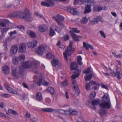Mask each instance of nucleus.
Wrapping results in <instances>:
<instances>
[{"mask_svg":"<svg viewBox=\"0 0 122 122\" xmlns=\"http://www.w3.org/2000/svg\"><path fill=\"white\" fill-rule=\"evenodd\" d=\"M13 13L14 17H19L22 19L29 21H31L33 20V19L31 16V14L29 11L27 13H24L20 10H18Z\"/></svg>","mask_w":122,"mask_h":122,"instance_id":"1","label":"nucleus"},{"mask_svg":"<svg viewBox=\"0 0 122 122\" xmlns=\"http://www.w3.org/2000/svg\"><path fill=\"white\" fill-rule=\"evenodd\" d=\"M80 72V70L77 69L74 72V73L76 74H73L71 76V77L72 79V84L73 85V91L77 96L79 94L80 91L76 83V81L75 79L79 76Z\"/></svg>","mask_w":122,"mask_h":122,"instance_id":"2","label":"nucleus"},{"mask_svg":"<svg viewBox=\"0 0 122 122\" xmlns=\"http://www.w3.org/2000/svg\"><path fill=\"white\" fill-rule=\"evenodd\" d=\"M67 0H45L47 1V2L45 1H42L41 2V4L44 6L47 7L53 6L55 5L54 1H66Z\"/></svg>","mask_w":122,"mask_h":122,"instance_id":"3","label":"nucleus"},{"mask_svg":"<svg viewBox=\"0 0 122 122\" xmlns=\"http://www.w3.org/2000/svg\"><path fill=\"white\" fill-rule=\"evenodd\" d=\"M74 51L72 50V46L70 41L69 46L67 47V49L63 53V55L65 59L67 60V55L70 56L74 52Z\"/></svg>","mask_w":122,"mask_h":122,"instance_id":"4","label":"nucleus"},{"mask_svg":"<svg viewBox=\"0 0 122 122\" xmlns=\"http://www.w3.org/2000/svg\"><path fill=\"white\" fill-rule=\"evenodd\" d=\"M19 70V73H17L16 72V69H13L12 70V75L16 78H19V76L18 75V74L19 73L21 75H23L25 71V68L23 67H20Z\"/></svg>","mask_w":122,"mask_h":122,"instance_id":"5","label":"nucleus"},{"mask_svg":"<svg viewBox=\"0 0 122 122\" xmlns=\"http://www.w3.org/2000/svg\"><path fill=\"white\" fill-rule=\"evenodd\" d=\"M31 63V69L33 72L37 73L38 66L40 64L39 62L37 61H34Z\"/></svg>","mask_w":122,"mask_h":122,"instance_id":"6","label":"nucleus"},{"mask_svg":"<svg viewBox=\"0 0 122 122\" xmlns=\"http://www.w3.org/2000/svg\"><path fill=\"white\" fill-rule=\"evenodd\" d=\"M100 107L103 108L109 109L110 108L111 105L110 99H109L108 101L104 102H101L99 105Z\"/></svg>","mask_w":122,"mask_h":122,"instance_id":"7","label":"nucleus"},{"mask_svg":"<svg viewBox=\"0 0 122 122\" xmlns=\"http://www.w3.org/2000/svg\"><path fill=\"white\" fill-rule=\"evenodd\" d=\"M111 75L113 77L117 76L118 79H120L121 77L120 76L121 75L120 71L119 70L118 68L116 69V72H112L110 73Z\"/></svg>","mask_w":122,"mask_h":122,"instance_id":"8","label":"nucleus"},{"mask_svg":"<svg viewBox=\"0 0 122 122\" xmlns=\"http://www.w3.org/2000/svg\"><path fill=\"white\" fill-rule=\"evenodd\" d=\"M45 52V48L44 46L42 45H41L39 46L37 51H36V53L40 55H42Z\"/></svg>","mask_w":122,"mask_h":122,"instance_id":"9","label":"nucleus"},{"mask_svg":"<svg viewBox=\"0 0 122 122\" xmlns=\"http://www.w3.org/2000/svg\"><path fill=\"white\" fill-rule=\"evenodd\" d=\"M18 48V46L17 45H13L11 46L10 49L11 53L13 55L16 54L17 52Z\"/></svg>","mask_w":122,"mask_h":122,"instance_id":"10","label":"nucleus"},{"mask_svg":"<svg viewBox=\"0 0 122 122\" xmlns=\"http://www.w3.org/2000/svg\"><path fill=\"white\" fill-rule=\"evenodd\" d=\"M26 45L25 43H23L20 45L19 50L20 52L22 53H25L26 51Z\"/></svg>","mask_w":122,"mask_h":122,"instance_id":"11","label":"nucleus"},{"mask_svg":"<svg viewBox=\"0 0 122 122\" xmlns=\"http://www.w3.org/2000/svg\"><path fill=\"white\" fill-rule=\"evenodd\" d=\"M76 8H71L70 7H68L66 10L68 11L71 14L73 15H77L78 13L76 10Z\"/></svg>","mask_w":122,"mask_h":122,"instance_id":"12","label":"nucleus"},{"mask_svg":"<svg viewBox=\"0 0 122 122\" xmlns=\"http://www.w3.org/2000/svg\"><path fill=\"white\" fill-rule=\"evenodd\" d=\"M52 18L57 22V24L59 26V27L60 28L63 29L65 25L62 22L58 20L57 19H56V17L55 16H53Z\"/></svg>","mask_w":122,"mask_h":122,"instance_id":"13","label":"nucleus"},{"mask_svg":"<svg viewBox=\"0 0 122 122\" xmlns=\"http://www.w3.org/2000/svg\"><path fill=\"white\" fill-rule=\"evenodd\" d=\"M37 42V41L35 40L29 41L27 43L28 46L29 47L33 48L36 46Z\"/></svg>","mask_w":122,"mask_h":122,"instance_id":"14","label":"nucleus"},{"mask_svg":"<svg viewBox=\"0 0 122 122\" xmlns=\"http://www.w3.org/2000/svg\"><path fill=\"white\" fill-rule=\"evenodd\" d=\"M4 85L5 87H6V89L9 92L15 94H16L17 93L16 91L11 88L7 84H5Z\"/></svg>","mask_w":122,"mask_h":122,"instance_id":"15","label":"nucleus"},{"mask_svg":"<svg viewBox=\"0 0 122 122\" xmlns=\"http://www.w3.org/2000/svg\"><path fill=\"white\" fill-rule=\"evenodd\" d=\"M2 70L3 73L6 75L8 74L10 72L9 68L6 66H4L3 67Z\"/></svg>","mask_w":122,"mask_h":122,"instance_id":"16","label":"nucleus"},{"mask_svg":"<svg viewBox=\"0 0 122 122\" xmlns=\"http://www.w3.org/2000/svg\"><path fill=\"white\" fill-rule=\"evenodd\" d=\"M31 62L25 61L23 64V67L25 68H28L30 67L31 68Z\"/></svg>","mask_w":122,"mask_h":122,"instance_id":"17","label":"nucleus"},{"mask_svg":"<svg viewBox=\"0 0 122 122\" xmlns=\"http://www.w3.org/2000/svg\"><path fill=\"white\" fill-rule=\"evenodd\" d=\"M83 47L87 50H88L89 48L92 49L93 50V46H92L84 42H83Z\"/></svg>","mask_w":122,"mask_h":122,"instance_id":"18","label":"nucleus"},{"mask_svg":"<svg viewBox=\"0 0 122 122\" xmlns=\"http://www.w3.org/2000/svg\"><path fill=\"white\" fill-rule=\"evenodd\" d=\"M48 28L47 26L44 25L40 26L39 27V29L40 31L43 32L46 31L48 29Z\"/></svg>","mask_w":122,"mask_h":122,"instance_id":"19","label":"nucleus"},{"mask_svg":"<svg viewBox=\"0 0 122 122\" xmlns=\"http://www.w3.org/2000/svg\"><path fill=\"white\" fill-rule=\"evenodd\" d=\"M9 23V21L8 20L5 19L0 22V25L1 26L4 27H5L7 24Z\"/></svg>","mask_w":122,"mask_h":122,"instance_id":"20","label":"nucleus"},{"mask_svg":"<svg viewBox=\"0 0 122 122\" xmlns=\"http://www.w3.org/2000/svg\"><path fill=\"white\" fill-rule=\"evenodd\" d=\"M91 6L89 5H87L85 7V10L84 13V14H86L91 11L92 10L91 9Z\"/></svg>","mask_w":122,"mask_h":122,"instance_id":"21","label":"nucleus"},{"mask_svg":"<svg viewBox=\"0 0 122 122\" xmlns=\"http://www.w3.org/2000/svg\"><path fill=\"white\" fill-rule=\"evenodd\" d=\"M70 33L74 41H79V40L78 38V37L72 31L70 30Z\"/></svg>","mask_w":122,"mask_h":122,"instance_id":"22","label":"nucleus"},{"mask_svg":"<svg viewBox=\"0 0 122 122\" xmlns=\"http://www.w3.org/2000/svg\"><path fill=\"white\" fill-rule=\"evenodd\" d=\"M36 100L39 101H41L42 99V95L41 92H37L36 95Z\"/></svg>","mask_w":122,"mask_h":122,"instance_id":"23","label":"nucleus"},{"mask_svg":"<svg viewBox=\"0 0 122 122\" xmlns=\"http://www.w3.org/2000/svg\"><path fill=\"white\" fill-rule=\"evenodd\" d=\"M27 33L29 36L32 38H35L36 37V35L35 33L32 31L28 30L27 31Z\"/></svg>","mask_w":122,"mask_h":122,"instance_id":"24","label":"nucleus"},{"mask_svg":"<svg viewBox=\"0 0 122 122\" xmlns=\"http://www.w3.org/2000/svg\"><path fill=\"white\" fill-rule=\"evenodd\" d=\"M88 20L86 16L83 17L80 20V22L81 23L84 24H86L87 23Z\"/></svg>","mask_w":122,"mask_h":122,"instance_id":"25","label":"nucleus"},{"mask_svg":"<svg viewBox=\"0 0 122 122\" xmlns=\"http://www.w3.org/2000/svg\"><path fill=\"white\" fill-rule=\"evenodd\" d=\"M100 100L98 99H94L93 100L91 101L92 105L93 106L97 105L98 104Z\"/></svg>","mask_w":122,"mask_h":122,"instance_id":"26","label":"nucleus"},{"mask_svg":"<svg viewBox=\"0 0 122 122\" xmlns=\"http://www.w3.org/2000/svg\"><path fill=\"white\" fill-rule=\"evenodd\" d=\"M71 69V70H74L77 68V63L75 62H72L70 66Z\"/></svg>","mask_w":122,"mask_h":122,"instance_id":"27","label":"nucleus"},{"mask_svg":"<svg viewBox=\"0 0 122 122\" xmlns=\"http://www.w3.org/2000/svg\"><path fill=\"white\" fill-rule=\"evenodd\" d=\"M99 113L101 117H103L106 114V110L104 109H101L100 110Z\"/></svg>","mask_w":122,"mask_h":122,"instance_id":"28","label":"nucleus"},{"mask_svg":"<svg viewBox=\"0 0 122 122\" xmlns=\"http://www.w3.org/2000/svg\"><path fill=\"white\" fill-rule=\"evenodd\" d=\"M41 110L43 112H52L54 110L51 108H42Z\"/></svg>","mask_w":122,"mask_h":122,"instance_id":"29","label":"nucleus"},{"mask_svg":"<svg viewBox=\"0 0 122 122\" xmlns=\"http://www.w3.org/2000/svg\"><path fill=\"white\" fill-rule=\"evenodd\" d=\"M46 90H47L48 92L51 94H53L55 92L54 88L51 86L49 87Z\"/></svg>","mask_w":122,"mask_h":122,"instance_id":"30","label":"nucleus"},{"mask_svg":"<svg viewBox=\"0 0 122 122\" xmlns=\"http://www.w3.org/2000/svg\"><path fill=\"white\" fill-rule=\"evenodd\" d=\"M109 99L108 96L107 94H104L102 98V101L103 102L108 101Z\"/></svg>","mask_w":122,"mask_h":122,"instance_id":"31","label":"nucleus"},{"mask_svg":"<svg viewBox=\"0 0 122 122\" xmlns=\"http://www.w3.org/2000/svg\"><path fill=\"white\" fill-rule=\"evenodd\" d=\"M44 80L41 77L39 78L37 82V84L39 86L42 85L43 81Z\"/></svg>","mask_w":122,"mask_h":122,"instance_id":"32","label":"nucleus"},{"mask_svg":"<svg viewBox=\"0 0 122 122\" xmlns=\"http://www.w3.org/2000/svg\"><path fill=\"white\" fill-rule=\"evenodd\" d=\"M59 63V61L57 60H54L51 62V63L53 67H54L58 65Z\"/></svg>","mask_w":122,"mask_h":122,"instance_id":"33","label":"nucleus"},{"mask_svg":"<svg viewBox=\"0 0 122 122\" xmlns=\"http://www.w3.org/2000/svg\"><path fill=\"white\" fill-rule=\"evenodd\" d=\"M13 63L15 65H17L18 63V58L16 57H14L13 58Z\"/></svg>","mask_w":122,"mask_h":122,"instance_id":"34","label":"nucleus"},{"mask_svg":"<svg viewBox=\"0 0 122 122\" xmlns=\"http://www.w3.org/2000/svg\"><path fill=\"white\" fill-rule=\"evenodd\" d=\"M82 58L81 56H78L77 58V62L78 64L80 65H81L82 64L81 61Z\"/></svg>","mask_w":122,"mask_h":122,"instance_id":"35","label":"nucleus"},{"mask_svg":"<svg viewBox=\"0 0 122 122\" xmlns=\"http://www.w3.org/2000/svg\"><path fill=\"white\" fill-rule=\"evenodd\" d=\"M46 57L48 58L53 59L54 58V56L50 53H48L46 55Z\"/></svg>","mask_w":122,"mask_h":122,"instance_id":"36","label":"nucleus"},{"mask_svg":"<svg viewBox=\"0 0 122 122\" xmlns=\"http://www.w3.org/2000/svg\"><path fill=\"white\" fill-rule=\"evenodd\" d=\"M8 112L11 114L13 115H17L18 113L15 111H14L13 109H9L8 110Z\"/></svg>","mask_w":122,"mask_h":122,"instance_id":"37","label":"nucleus"},{"mask_svg":"<svg viewBox=\"0 0 122 122\" xmlns=\"http://www.w3.org/2000/svg\"><path fill=\"white\" fill-rule=\"evenodd\" d=\"M96 94L95 92L93 91L91 93L90 96V99H93L94 97L95 96Z\"/></svg>","mask_w":122,"mask_h":122,"instance_id":"38","label":"nucleus"},{"mask_svg":"<svg viewBox=\"0 0 122 122\" xmlns=\"http://www.w3.org/2000/svg\"><path fill=\"white\" fill-rule=\"evenodd\" d=\"M56 18H56V19L61 21H63L64 20V18L63 17L58 14L57 15Z\"/></svg>","mask_w":122,"mask_h":122,"instance_id":"39","label":"nucleus"},{"mask_svg":"<svg viewBox=\"0 0 122 122\" xmlns=\"http://www.w3.org/2000/svg\"><path fill=\"white\" fill-rule=\"evenodd\" d=\"M18 59L21 61H23L25 59V56L23 54L20 55L18 57Z\"/></svg>","mask_w":122,"mask_h":122,"instance_id":"40","label":"nucleus"},{"mask_svg":"<svg viewBox=\"0 0 122 122\" xmlns=\"http://www.w3.org/2000/svg\"><path fill=\"white\" fill-rule=\"evenodd\" d=\"M92 74H90L89 75L86 76L85 78V80L86 81L88 80L90 81L92 78Z\"/></svg>","mask_w":122,"mask_h":122,"instance_id":"41","label":"nucleus"},{"mask_svg":"<svg viewBox=\"0 0 122 122\" xmlns=\"http://www.w3.org/2000/svg\"><path fill=\"white\" fill-rule=\"evenodd\" d=\"M78 113V111L76 110L71 109V114L74 115H76Z\"/></svg>","mask_w":122,"mask_h":122,"instance_id":"42","label":"nucleus"},{"mask_svg":"<svg viewBox=\"0 0 122 122\" xmlns=\"http://www.w3.org/2000/svg\"><path fill=\"white\" fill-rule=\"evenodd\" d=\"M64 114L67 115L71 114V110H64Z\"/></svg>","mask_w":122,"mask_h":122,"instance_id":"43","label":"nucleus"},{"mask_svg":"<svg viewBox=\"0 0 122 122\" xmlns=\"http://www.w3.org/2000/svg\"><path fill=\"white\" fill-rule=\"evenodd\" d=\"M55 33V31L53 29L51 28H50V31L49 33L50 35L51 36H52L54 35V34Z\"/></svg>","mask_w":122,"mask_h":122,"instance_id":"44","label":"nucleus"},{"mask_svg":"<svg viewBox=\"0 0 122 122\" xmlns=\"http://www.w3.org/2000/svg\"><path fill=\"white\" fill-rule=\"evenodd\" d=\"M96 19L94 18L93 20H91L90 22V24L91 25H93L96 23H97V21Z\"/></svg>","mask_w":122,"mask_h":122,"instance_id":"45","label":"nucleus"},{"mask_svg":"<svg viewBox=\"0 0 122 122\" xmlns=\"http://www.w3.org/2000/svg\"><path fill=\"white\" fill-rule=\"evenodd\" d=\"M90 83H87L85 86V88L86 89L87 91L90 90Z\"/></svg>","mask_w":122,"mask_h":122,"instance_id":"46","label":"nucleus"},{"mask_svg":"<svg viewBox=\"0 0 122 122\" xmlns=\"http://www.w3.org/2000/svg\"><path fill=\"white\" fill-rule=\"evenodd\" d=\"M54 30L58 33H60L61 32V30L60 28L57 26L55 27Z\"/></svg>","mask_w":122,"mask_h":122,"instance_id":"47","label":"nucleus"},{"mask_svg":"<svg viewBox=\"0 0 122 122\" xmlns=\"http://www.w3.org/2000/svg\"><path fill=\"white\" fill-rule=\"evenodd\" d=\"M13 6L11 4H5L4 5V7L6 8H9Z\"/></svg>","mask_w":122,"mask_h":122,"instance_id":"48","label":"nucleus"},{"mask_svg":"<svg viewBox=\"0 0 122 122\" xmlns=\"http://www.w3.org/2000/svg\"><path fill=\"white\" fill-rule=\"evenodd\" d=\"M91 67L88 68L87 70H85L83 71V72L84 73H86L87 74L90 73V70H91Z\"/></svg>","mask_w":122,"mask_h":122,"instance_id":"49","label":"nucleus"},{"mask_svg":"<svg viewBox=\"0 0 122 122\" xmlns=\"http://www.w3.org/2000/svg\"><path fill=\"white\" fill-rule=\"evenodd\" d=\"M94 19H96V20H97V23L99 21H100L102 22L103 21L102 20V17L100 16H98L96 18Z\"/></svg>","mask_w":122,"mask_h":122,"instance_id":"50","label":"nucleus"},{"mask_svg":"<svg viewBox=\"0 0 122 122\" xmlns=\"http://www.w3.org/2000/svg\"><path fill=\"white\" fill-rule=\"evenodd\" d=\"M77 28H72V31L73 32L77 33H79L80 32V31L79 30H77Z\"/></svg>","mask_w":122,"mask_h":122,"instance_id":"51","label":"nucleus"},{"mask_svg":"<svg viewBox=\"0 0 122 122\" xmlns=\"http://www.w3.org/2000/svg\"><path fill=\"white\" fill-rule=\"evenodd\" d=\"M1 96L3 97H8L10 96V95L9 94H1Z\"/></svg>","mask_w":122,"mask_h":122,"instance_id":"52","label":"nucleus"},{"mask_svg":"<svg viewBox=\"0 0 122 122\" xmlns=\"http://www.w3.org/2000/svg\"><path fill=\"white\" fill-rule=\"evenodd\" d=\"M64 86H67L68 85L67 82L66 80L61 83Z\"/></svg>","mask_w":122,"mask_h":122,"instance_id":"53","label":"nucleus"},{"mask_svg":"<svg viewBox=\"0 0 122 122\" xmlns=\"http://www.w3.org/2000/svg\"><path fill=\"white\" fill-rule=\"evenodd\" d=\"M34 14L39 17L42 18L43 17V15H42L40 14H39L37 12H35Z\"/></svg>","mask_w":122,"mask_h":122,"instance_id":"54","label":"nucleus"},{"mask_svg":"<svg viewBox=\"0 0 122 122\" xmlns=\"http://www.w3.org/2000/svg\"><path fill=\"white\" fill-rule=\"evenodd\" d=\"M100 33L102 36L104 38H106V36L103 31L102 30L100 31Z\"/></svg>","mask_w":122,"mask_h":122,"instance_id":"55","label":"nucleus"},{"mask_svg":"<svg viewBox=\"0 0 122 122\" xmlns=\"http://www.w3.org/2000/svg\"><path fill=\"white\" fill-rule=\"evenodd\" d=\"M56 112H58L61 114H63L64 113V110L62 109H60L59 110H56Z\"/></svg>","mask_w":122,"mask_h":122,"instance_id":"56","label":"nucleus"},{"mask_svg":"<svg viewBox=\"0 0 122 122\" xmlns=\"http://www.w3.org/2000/svg\"><path fill=\"white\" fill-rule=\"evenodd\" d=\"M16 33V32L15 30H14L13 31H11L9 33L11 36H12L13 34H15Z\"/></svg>","mask_w":122,"mask_h":122,"instance_id":"57","label":"nucleus"},{"mask_svg":"<svg viewBox=\"0 0 122 122\" xmlns=\"http://www.w3.org/2000/svg\"><path fill=\"white\" fill-rule=\"evenodd\" d=\"M43 85L46 86H47L48 85L49 83L48 82L44 80L43 81Z\"/></svg>","mask_w":122,"mask_h":122,"instance_id":"58","label":"nucleus"},{"mask_svg":"<svg viewBox=\"0 0 122 122\" xmlns=\"http://www.w3.org/2000/svg\"><path fill=\"white\" fill-rule=\"evenodd\" d=\"M64 40L65 41H66L69 39V36L68 35L64 36Z\"/></svg>","mask_w":122,"mask_h":122,"instance_id":"59","label":"nucleus"},{"mask_svg":"<svg viewBox=\"0 0 122 122\" xmlns=\"http://www.w3.org/2000/svg\"><path fill=\"white\" fill-rule=\"evenodd\" d=\"M25 115L27 118H29L30 117V114L27 112H26Z\"/></svg>","mask_w":122,"mask_h":122,"instance_id":"60","label":"nucleus"},{"mask_svg":"<svg viewBox=\"0 0 122 122\" xmlns=\"http://www.w3.org/2000/svg\"><path fill=\"white\" fill-rule=\"evenodd\" d=\"M89 83H91L92 84L94 85H97V84L96 82L93 81H90Z\"/></svg>","mask_w":122,"mask_h":122,"instance_id":"61","label":"nucleus"},{"mask_svg":"<svg viewBox=\"0 0 122 122\" xmlns=\"http://www.w3.org/2000/svg\"><path fill=\"white\" fill-rule=\"evenodd\" d=\"M102 88H105L107 90L108 89L107 86L103 84H102Z\"/></svg>","mask_w":122,"mask_h":122,"instance_id":"62","label":"nucleus"},{"mask_svg":"<svg viewBox=\"0 0 122 122\" xmlns=\"http://www.w3.org/2000/svg\"><path fill=\"white\" fill-rule=\"evenodd\" d=\"M31 120L33 122H36L37 121V120L36 119L35 117H34L33 118L31 119Z\"/></svg>","mask_w":122,"mask_h":122,"instance_id":"63","label":"nucleus"},{"mask_svg":"<svg viewBox=\"0 0 122 122\" xmlns=\"http://www.w3.org/2000/svg\"><path fill=\"white\" fill-rule=\"evenodd\" d=\"M103 9V7H98L97 8V10L98 11V12H99L100 11L102 10Z\"/></svg>","mask_w":122,"mask_h":122,"instance_id":"64","label":"nucleus"}]
</instances>
